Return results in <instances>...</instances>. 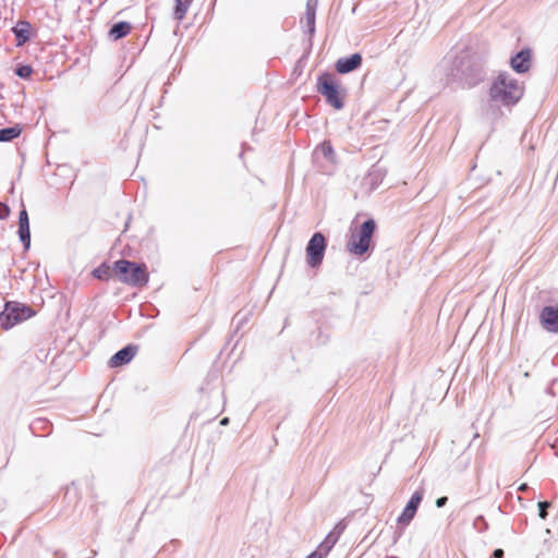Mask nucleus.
<instances>
[{
    "mask_svg": "<svg viewBox=\"0 0 558 558\" xmlns=\"http://www.w3.org/2000/svg\"><path fill=\"white\" fill-rule=\"evenodd\" d=\"M362 60V56L357 52L349 57L340 58L336 62V70L340 74L350 73L361 66Z\"/></svg>",
    "mask_w": 558,
    "mask_h": 558,
    "instance_id": "obj_11",
    "label": "nucleus"
},
{
    "mask_svg": "<svg viewBox=\"0 0 558 558\" xmlns=\"http://www.w3.org/2000/svg\"><path fill=\"white\" fill-rule=\"evenodd\" d=\"M31 28L32 25L27 21H19L15 26L12 27L17 47L23 46L29 39Z\"/></svg>",
    "mask_w": 558,
    "mask_h": 558,
    "instance_id": "obj_12",
    "label": "nucleus"
},
{
    "mask_svg": "<svg viewBox=\"0 0 558 558\" xmlns=\"http://www.w3.org/2000/svg\"><path fill=\"white\" fill-rule=\"evenodd\" d=\"M327 241L323 233L315 232L306 246V260L310 267H318L324 259Z\"/></svg>",
    "mask_w": 558,
    "mask_h": 558,
    "instance_id": "obj_6",
    "label": "nucleus"
},
{
    "mask_svg": "<svg viewBox=\"0 0 558 558\" xmlns=\"http://www.w3.org/2000/svg\"><path fill=\"white\" fill-rule=\"evenodd\" d=\"M220 424H221V425H228V424H229V418H228V417H223V418L220 421Z\"/></svg>",
    "mask_w": 558,
    "mask_h": 558,
    "instance_id": "obj_30",
    "label": "nucleus"
},
{
    "mask_svg": "<svg viewBox=\"0 0 558 558\" xmlns=\"http://www.w3.org/2000/svg\"><path fill=\"white\" fill-rule=\"evenodd\" d=\"M377 186V183H372V189H375Z\"/></svg>",
    "mask_w": 558,
    "mask_h": 558,
    "instance_id": "obj_31",
    "label": "nucleus"
},
{
    "mask_svg": "<svg viewBox=\"0 0 558 558\" xmlns=\"http://www.w3.org/2000/svg\"><path fill=\"white\" fill-rule=\"evenodd\" d=\"M337 539L338 535L330 533L317 549L307 556V558H325L331 547L336 544Z\"/></svg>",
    "mask_w": 558,
    "mask_h": 558,
    "instance_id": "obj_13",
    "label": "nucleus"
},
{
    "mask_svg": "<svg viewBox=\"0 0 558 558\" xmlns=\"http://www.w3.org/2000/svg\"><path fill=\"white\" fill-rule=\"evenodd\" d=\"M33 73V69L28 64H22L16 68L15 74L21 78H28Z\"/></svg>",
    "mask_w": 558,
    "mask_h": 558,
    "instance_id": "obj_21",
    "label": "nucleus"
},
{
    "mask_svg": "<svg viewBox=\"0 0 558 558\" xmlns=\"http://www.w3.org/2000/svg\"><path fill=\"white\" fill-rule=\"evenodd\" d=\"M510 66L512 70H514L517 73H525L530 70L531 66V51L527 48H524L517 52L511 59H510Z\"/></svg>",
    "mask_w": 558,
    "mask_h": 558,
    "instance_id": "obj_10",
    "label": "nucleus"
},
{
    "mask_svg": "<svg viewBox=\"0 0 558 558\" xmlns=\"http://www.w3.org/2000/svg\"><path fill=\"white\" fill-rule=\"evenodd\" d=\"M539 323L548 331L558 333V306H545L539 313Z\"/></svg>",
    "mask_w": 558,
    "mask_h": 558,
    "instance_id": "obj_7",
    "label": "nucleus"
},
{
    "mask_svg": "<svg viewBox=\"0 0 558 558\" xmlns=\"http://www.w3.org/2000/svg\"><path fill=\"white\" fill-rule=\"evenodd\" d=\"M112 271L113 268L111 269L108 264L102 263L100 266L93 270V276L100 280H109L111 278Z\"/></svg>",
    "mask_w": 558,
    "mask_h": 558,
    "instance_id": "obj_18",
    "label": "nucleus"
},
{
    "mask_svg": "<svg viewBox=\"0 0 558 558\" xmlns=\"http://www.w3.org/2000/svg\"><path fill=\"white\" fill-rule=\"evenodd\" d=\"M550 507V504L548 501H539L538 502V517L542 520L546 519L547 515V509Z\"/></svg>",
    "mask_w": 558,
    "mask_h": 558,
    "instance_id": "obj_22",
    "label": "nucleus"
},
{
    "mask_svg": "<svg viewBox=\"0 0 558 558\" xmlns=\"http://www.w3.org/2000/svg\"><path fill=\"white\" fill-rule=\"evenodd\" d=\"M174 1H175V5H174L173 15L178 21H181L184 19L193 0H174Z\"/></svg>",
    "mask_w": 558,
    "mask_h": 558,
    "instance_id": "obj_16",
    "label": "nucleus"
},
{
    "mask_svg": "<svg viewBox=\"0 0 558 558\" xmlns=\"http://www.w3.org/2000/svg\"><path fill=\"white\" fill-rule=\"evenodd\" d=\"M28 223H29V219H28L27 210L25 208H23L19 214V226L20 225H28Z\"/></svg>",
    "mask_w": 558,
    "mask_h": 558,
    "instance_id": "obj_23",
    "label": "nucleus"
},
{
    "mask_svg": "<svg viewBox=\"0 0 558 558\" xmlns=\"http://www.w3.org/2000/svg\"><path fill=\"white\" fill-rule=\"evenodd\" d=\"M423 490H415L403 511L397 518V523H409L415 515L417 508L423 499Z\"/></svg>",
    "mask_w": 558,
    "mask_h": 558,
    "instance_id": "obj_8",
    "label": "nucleus"
},
{
    "mask_svg": "<svg viewBox=\"0 0 558 558\" xmlns=\"http://www.w3.org/2000/svg\"><path fill=\"white\" fill-rule=\"evenodd\" d=\"M317 92L323 95L326 102L336 110H341L344 107L343 97L340 94L339 86L332 74L322 73L317 77Z\"/></svg>",
    "mask_w": 558,
    "mask_h": 558,
    "instance_id": "obj_3",
    "label": "nucleus"
},
{
    "mask_svg": "<svg viewBox=\"0 0 558 558\" xmlns=\"http://www.w3.org/2000/svg\"><path fill=\"white\" fill-rule=\"evenodd\" d=\"M317 150H319L322 155L330 162L336 161V154L329 141H324L323 143H320L319 146L317 147Z\"/></svg>",
    "mask_w": 558,
    "mask_h": 558,
    "instance_id": "obj_17",
    "label": "nucleus"
},
{
    "mask_svg": "<svg viewBox=\"0 0 558 558\" xmlns=\"http://www.w3.org/2000/svg\"><path fill=\"white\" fill-rule=\"evenodd\" d=\"M493 557L494 558H502L504 557V550L498 548V549H495L494 554H493Z\"/></svg>",
    "mask_w": 558,
    "mask_h": 558,
    "instance_id": "obj_29",
    "label": "nucleus"
},
{
    "mask_svg": "<svg viewBox=\"0 0 558 558\" xmlns=\"http://www.w3.org/2000/svg\"><path fill=\"white\" fill-rule=\"evenodd\" d=\"M34 315L33 310L29 306L8 302L4 305V310L0 313V326L8 330L16 324L24 322Z\"/></svg>",
    "mask_w": 558,
    "mask_h": 558,
    "instance_id": "obj_5",
    "label": "nucleus"
},
{
    "mask_svg": "<svg viewBox=\"0 0 558 558\" xmlns=\"http://www.w3.org/2000/svg\"><path fill=\"white\" fill-rule=\"evenodd\" d=\"M19 238L22 242L25 250H28L31 246V231L29 223L28 225H20L19 226Z\"/></svg>",
    "mask_w": 558,
    "mask_h": 558,
    "instance_id": "obj_19",
    "label": "nucleus"
},
{
    "mask_svg": "<svg viewBox=\"0 0 558 558\" xmlns=\"http://www.w3.org/2000/svg\"><path fill=\"white\" fill-rule=\"evenodd\" d=\"M22 133V128L16 124L14 126L0 129V142H11L19 137Z\"/></svg>",
    "mask_w": 558,
    "mask_h": 558,
    "instance_id": "obj_15",
    "label": "nucleus"
},
{
    "mask_svg": "<svg viewBox=\"0 0 558 558\" xmlns=\"http://www.w3.org/2000/svg\"><path fill=\"white\" fill-rule=\"evenodd\" d=\"M113 272L119 277L121 282L132 287H144L149 279L144 264H136L126 259L114 262Z\"/></svg>",
    "mask_w": 558,
    "mask_h": 558,
    "instance_id": "obj_2",
    "label": "nucleus"
},
{
    "mask_svg": "<svg viewBox=\"0 0 558 558\" xmlns=\"http://www.w3.org/2000/svg\"><path fill=\"white\" fill-rule=\"evenodd\" d=\"M76 495L75 483L73 482L70 486L66 487L65 496Z\"/></svg>",
    "mask_w": 558,
    "mask_h": 558,
    "instance_id": "obj_27",
    "label": "nucleus"
},
{
    "mask_svg": "<svg viewBox=\"0 0 558 558\" xmlns=\"http://www.w3.org/2000/svg\"><path fill=\"white\" fill-rule=\"evenodd\" d=\"M375 229L376 223L374 219L365 220L360 230L351 234V239L347 244L348 251L359 256L365 254L369 248L371 239Z\"/></svg>",
    "mask_w": 558,
    "mask_h": 558,
    "instance_id": "obj_4",
    "label": "nucleus"
},
{
    "mask_svg": "<svg viewBox=\"0 0 558 558\" xmlns=\"http://www.w3.org/2000/svg\"><path fill=\"white\" fill-rule=\"evenodd\" d=\"M368 178L369 179H376V180H380L381 179V173L379 170L377 169H373L369 173H368Z\"/></svg>",
    "mask_w": 558,
    "mask_h": 558,
    "instance_id": "obj_26",
    "label": "nucleus"
},
{
    "mask_svg": "<svg viewBox=\"0 0 558 558\" xmlns=\"http://www.w3.org/2000/svg\"><path fill=\"white\" fill-rule=\"evenodd\" d=\"M305 17H306L307 31H308L310 35L313 36L315 33L316 11L306 10Z\"/></svg>",
    "mask_w": 558,
    "mask_h": 558,
    "instance_id": "obj_20",
    "label": "nucleus"
},
{
    "mask_svg": "<svg viewBox=\"0 0 558 558\" xmlns=\"http://www.w3.org/2000/svg\"><path fill=\"white\" fill-rule=\"evenodd\" d=\"M524 87L507 72H501L493 81L489 88V100L493 104L511 107L523 96Z\"/></svg>",
    "mask_w": 558,
    "mask_h": 558,
    "instance_id": "obj_1",
    "label": "nucleus"
},
{
    "mask_svg": "<svg viewBox=\"0 0 558 558\" xmlns=\"http://www.w3.org/2000/svg\"><path fill=\"white\" fill-rule=\"evenodd\" d=\"M448 501V498L447 497H440L436 500V506L438 508H441L446 505V502Z\"/></svg>",
    "mask_w": 558,
    "mask_h": 558,
    "instance_id": "obj_28",
    "label": "nucleus"
},
{
    "mask_svg": "<svg viewBox=\"0 0 558 558\" xmlns=\"http://www.w3.org/2000/svg\"><path fill=\"white\" fill-rule=\"evenodd\" d=\"M10 214V208L4 203L0 202V219H5Z\"/></svg>",
    "mask_w": 558,
    "mask_h": 558,
    "instance_id": "obj_24",
    "label": "nucleus"
},
{
    "mask_svg": "<svg viewBox=\"0 0 558 558\" xmlns=\"http://www.w3.org/2000/svg\"><path fill=\"white\" fill-rule=\"evenodd\" d=\"M137 351V347L129 344L123 349L116 352L109 360L108 364L110 367H119L125 365L132 361Z\"/></svg>",
    "mask_w": 558,
    "mask_h": 558,
    "instance_id": "obj_9",
    "label": "nucleus"
},
{
    "mask_svg": "<svg viewBox=\"0 0 558 558\" xmlns=\"http://www.w3.org/2000/svg\"><path fill=\"white\" fill-rule=\"evenodd\" d=\"M131 28L132 26L129 22L120 21L111 26L108 36L112 40H118L125 37L130 33Z\"/></svg>",
    "mask_w": 558,
    "mask_h": 558,
    "instance_id": "obj_14",
    "label": "nucleus"
},
{
    "mask_svg": "<svg viewBox=\"0 0 558 558\" xmlns=\"http://www.w3.org/2000/svg\"><path fill=\"white\" fill-rule=\"evenodd\" d=\"M318 4V0H307L306 10L316 11Z\"/></svg>",
    "mask_w": 558,
    "mask_h": 558,
    "instance_id": "obj_25",
    "label": "nucleus"
}]
</instances>
